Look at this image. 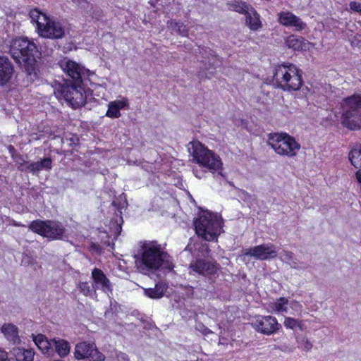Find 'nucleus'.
Masks as SVG:
<instances>
[{
	"instance_id": "nucleus-11",
	"label": "nucleus",
	"mask_w": 361,
	"mask_h": 361,
	"mask_svg": "<svg viewBox=\"0 0 361 361\" xmlns=\"http://www.w3.org/2000/svg\"><path fill=\"white\" fill-rule=\"evenodd\" d=\"M243 256L244 259L250 256L259 260L274 259L277 256L276 247L272 243L262 244L243 250Z\"/></svg>"
},
{
	"instance_id": "nucleus-13",
	"label": "nucleus",
	"mask_w": 361,
	"mask_h": 361,
	"mask_svg": "<svg viewBox=\"0 0 361 361\" xmlns=\"http://www.w3.org/2000/svg\"><path fill=\"white\" fill-rule=\"evenodd\" d=\"M251 324L257 331L266 335H271L281 327L272 316H259Z\"/></svg>"
},
{
	"instance_id": "nucleus-37",
	"label": "nucleus",
	"mask_w": 361,
	"mask_h": 361,
	"mask_svg": "<svg viewBox=\"0 0 361 361\" xmlns=\"http://www.w3.org/2000/svg\"><path fill=\"white\" fill-rule=\"evenodd\" d=\"M294 258V255L292 252L283 250L280 253V259L286 263H289Z\"/></svg>"
},
{
	"instance_id": "nucleus-12",
	"label": "nucleus",
	"mask_w": 361,
	"mask_h": 361,
	"mask_svg": "<svg viewBox=\"0 0 361 361\" xmlns=\"http://www.w3.org/2000/svg\"><path fill=\"white\" fill-rule=\"evenodd\" d=\"M37 33L44 38L57 39L65 36V29L60 22L48 17Z\"/></svg>"
},
{
	"instance_id": "nucleus-44",
	"label": "nucleus",
	"mask_w": 361,
	"mask_h": 361,
	"mask_svg": "<svg viewBox=\"0 0 361 361\" xmlns=\"http://www.w3.org/2000/svg\"><path fill=\"white\" fill-rule=\"evenodd\" d=\"M238 192L242 194L243 195L245 196V197H249V194L247 193V192H246L245 190H240V189H238Z\"/></svg>"
},
{
	"instance_id": "nucleus-35",
	"label": "nucleus",
	"mask_w": 361,
	"mask_h": 361,
	"mask_svg": "<svg viewBox=\"0 0 361 361\" xmlns=\"http://www.w3.org/2000/svg\"><path fill=\"white\" fill-rule=\"evenodd\" d=\"M284 326L290 329H294L296 326H298L300 329H302L300 325V322L297 319L291 317H286L284 320Z\"/></svg>"
},
{
	"instance_id": "nucleus-20",
	"label": "nucleus",
	"mask_w": 361,
	"mask_h": 361,
	"mask_svg": "<svg viewBox=\"0 0 361 361\" xmlns=\"http://www.w3.org/2000/svg\"><path fill=\"white\" fill-rule=\"evenodd\" d=\"M52 345L54 346L55 352L61 358L67 357L71 351L69 342L62 338H53L51 340Z\"/></svg>"
},
{
	"instance_id": "nucleus-15",
	"label": "nucleus",
	"mask_w": 361,
	"mask_h": 361,
	"mask_svg": "<svg viewBox=\"0 0 361 361\" xmlns=\"http://www.w3.org/2000/svg\"><path fill=\"white\" fill-rule=\"evenodd\" d=\"M92 279L93 280L92 288L94 289V294L97 289L102 290L108 295L112 293L111 283L101 269L97 268L93 269L92 271Z\"/></svg>"
},
{
	"instance_id": "nucleus-18",
	"label": "nucleus",
	"mask_w": 361,
	"mask_h": 361,
	"mask_svg": "<svg viewBox=\"0 0 361 361\" xmlns=\"http://www.w3.org/2000/svg\"><path fill=\"white\" fill-rule=\"evenodd\" d=\"M14 73V67L10 59L5 56H0V84L4 85L8 82Z\"/></svg>"
},
{
	"instance_id": "nucleus-26",
	"label": "nucleus",
	"mask_w": 361,
	"mask_h": 361,
	"mask_svg": "<svg viewBox=\"0 0 361 361\" xmlns=\"http://www.w3.org/2000/svg\"><path fill=\"white\" fill-rule=\"evenodd\" d=\"M13 354L16 361H32L35 353L32 350H25L24 348H14Z\"/></svg>"
},
{
	"instance_id": "nucleus-9",
	"label": "nucleus",
	"mask_w": 361,
	"mask_h": 361,
	"mask_svg": "<svg viewBox=\"0 0 361 361\" xmlns=\"http://www.w3.org/2000/svg\"><path fill=\"white\" fill-rule=\"evenodd\" d=\"M29 228L33 232L51 240L62 239L66 231L61 222L51 220L32 221L29 225Z\"/></svg>"
},
{
	"instance_id": "nucleus-22",
	"label": "nucleus",
	"mask_w": 361,
	"mask_h": 361,
	"mask_svg": "<svg viewBox=\"0 0 361 361\" xmlns=\"http://www.w3.org/2000/svg\"><path fill=\"white\" fill-rule=\"evenodd\" d=\"M32 338L35 345L43 354L51 355L53 351L51 349L52 346L51 341H49L44 335L41 334L37 336L32 335Z\"/></svg>"
},
{
	"instance_id": "nucleus-48",
	"label": "nucleus",
	"mask_w": 361,
	"mask_h": 361,
	"mask_svg": "<svg viewBox=\"0 0 361 361\" xmlns=\"http://www.w3.org/2000/svg\"><path fill=\"white\" fill-rule=\"evenodd\" d=\"M80 1H81V0H72V1H73V2H74L75 4H78V5H79V4H80Z\"/></svg>"
},
{
	"instance_id": "nucleus-31",
	"label": "nucleus",
	"mask_w": 361,
	"mask_h": 361,
	"mask_svg": "<svg viewBox=\"0 0 361 361\" xmlns=\"http://www.w3.org/2000/svg\"><path fill=\"white\" fill-rule=\"evenodd\" d=\"M168 26L177 34L185 35L187 33L186 27L182 23L171 20L168 22Z\"/></svg>"
},
{
	"instance_id": "nucleus-49",
	"label": "nucleus",
	"mask_w": 361,
	"mask_h": 361,
	"mask_svg": "<svg viewBox=\"0 0 361 361\" xmlns=\"http://www.w3.org/2000/svg\"><path fill=\"white\" fill-rule=\"evenodd\" d=\"M53 361H63V360H60V359H58V360H53Z\"/></svg>"
},
{
	"instance_id": "nucleus-19",
	"label": "nucleus",
	"mask_w": 361,
	"mask_h": 361,
	"mask_svg": "<svg viewBox=\"0 0 361 361\" xmlns=\"http://www.w3.org/2000/svg\"><path fill=\"white\" fill-rule=\"evenodd\" d=\"M128 99L126 97H123L121 100L111 102L108 104V110L106 113V116L111 118H119L121 116L120 110L128 108Z\"/></svg>"
},
{
	"instance_id": "nucleus-40",
	"label": "nucleus",
	"mask_w": 361,
	"mask_h": 361,
	"mask_svg": "<svg viewBox=\"0 0 361 361\" xmlns=\"http://www.w3.org/2000/svg\"><path fill=\"white\" fill-rule=\"evenodd\" d=\"M349 6L352 11L361 13V3L352 1L350 3Z\"/></svg>"
},
{
	"instance_id": "nucleus-16",
	"label": "nucleus",
	"mask_w": 361,
	"mask_h": 361,
	"mask_svg": "<svg viewBox=\"0 0 361 361\" xmlns=\"http://www.w3.org/2000/svg\"><path fill=\"white\" fill-rule=\"evenodd\" d=\"M61 69L71 78L73 82H82V74L83 73V67L77 62L64 59L59 62Z\"/></svg>"
},
{
	"instance_id": "nucleus-34",
	"label": "nucleus",
	"mask_w": 361,
	"mask_h": 361,
	"mask_svg": "<svg viewBox=\"0 0 361 361\" xmlns=\"http://www.w3.org/2000/svg\"><path fill=\"white\" fill-rule=\"evenodd\" d=\"M18 169L21 171H27L32 173H35L39 171L37 161L29 164L26 169L23 167V164L21 163L18 166Z\"/></svg>"
},
{
	"instance_id": "nucleus-28",
	"label": "nucleus",
	"mask_w": 361,
	"mask_h": 361,
	"mask_svg": "<svg viewBox=\"0 0 361 361\" xmlns=\"http://www.w3.org/2000/svg\"><path fill=\"white\" fill-rule=\"evenodd\" d=\"M286 44L288 48L298 51L302 50L305 44V39L302 37L292 35L286 39Z\"/></svg>"
},
{
	"instance_id": "nucleus-50",
	"label": "nucleus",
	"mask_w": 361,
	"mask_h": 361,
	"mask_svg": "<svg viewBox=\"0 0 361 361\" xmlns=\"http://www.w3.org/2000/svg\"><path fill=\"white\" fill-rule=\"evenodd\" d=\"M12 149H13V147L11 146L10 147V150H12Z\"/></svg>"
},
{
	"instance_id": "nucleus-8",
	"label": "nucleus",
	"mask_w": 361,
	"mask_h": 361,
	"mask_svg": "<svg viewBox=\"0 0 361 361\" xmlns=\"http://www.w3.org/2000/svg\"><path fill=\"white\" fill-rule=\"evenodd\" d=\"M190 145L192 147L188 149L191 152L193 159L200 166L207 168L211 171L221 169L222 162L219 155L206 148L200 142H191Z\"/></svg>"
},
{
	"instance_id": "nucleus-38",
	"label": "nucleus",
	"mask_w": 361,
	"mask_h": 361,
	"mask_svg": "<svg viewBox=\"0 0 361 361\" xmlns=\"http://www.w3.org/2000/svg\"><path fill=\"white\" fill-rule=\"evenodd\" d=\"M288 264L292 269H298V270L305 269V266L304 263L300 262L295 257L288 263Z\"/></svg>"
},
{
	"instance_id": "nucleus-10",
	"label": "nucleus",
	"mask_w": 361,
	"mask_h": 361,
	"mask_svg": "<svg viewBox=\"0 0 361 361\" xmlns=\"http://www.w3.org/2000/svg\"><path fill=\"white\" fill-rule=\"evenodd\" d=\"M74 356L76 360H87L89 361H104L105 356L99 351L94 343L86 341L76 344Z\"/></svg>"
},
{
	"instance_id": "nucleus-41",
	"label": "nucleus",
	"mask_w": 361,
	"mask_h": 361,
	"mask_svg": "<svg viewBox=\"0 0 361 361\" xmlns=\"http://www.w3.org/2000/svg\"><path fill=\"white\" fill-rule=\"evenodd\" d=\"M116 357L118 360V361H129L128 355L123 352H116Z\"/></svg>"
},
{
	"instance_id": "nucleus-32",
	"label": "nucleus",
	"mask_w": 361,
	"mask_h": 361,
	"mask_svg": "<svg viewBox=\"0 0 361 361\" xmlns=\"http://www.w3.org/2000/svg\"><path fill=\"white\" fill-rule=\"evenodd\" d=\"M288 300L283 297L280 298L274 303V309L278 312H287Z\"/></svg>"
},
{
	"instance_id": "nucleus-25",
	"label": "nucleus",
	"mask_w": 361,
	"mask_h": 361,
	"mask_svg": "<svg viewBox=\"0 0 361 361\" xmlns=\"http://www.w3.org/2000/svg\"><path fill=\"white\" fill-rule=\"evenodd\" d=\"M29 16L31 18V20L36 23L37 32H38L40 28L43 26L44 22L47 20L48 16L46 14L42 13L37 8L30 10Z\"/></svg>"
},
{
	"instance_id": "nucleus-27",
	"label": "nucleus",
	"mask_w": 361,
	"mask_h": 361,
	"mask_svg": "<svg viewBox=\"0 0 361 361\" xmlns=\"http://www.w3.org/2000/svg\"><path fill=\"white\" fill-rule=\"evenodd\" d=\"M227 6L230 11H235L240 14H245L251 8L249 5L241 0H234L228 3Z\"/></svg>"
},
{
	"instance_id": "nucleus-2",
	"label": "nucleus",
	"mask_w": 361,
	"mask_h": 361,
	"mask_svg": "<svg viewBox=\"0 0 361 361\" xmlns=\"http://www.w3.org/2000/svg\"><path fill=\"white\" fill-rule=\"evenodd\" d=\"M10 53L16 62L23 68L30 80L34 81L38 78L39 69L36 57L40 53L33 42L24 37L15 39Z\"/></svg>"
},
{
	"instance_id": "nucleus-42",
	"label": "nucleus",
	"mask_w": 361,
	"mask_h": 361,
	"mask_svg": "<svg viewBox=\"0 0 361 361\" xmlns=\"http://www.w3.org/2000/svg\"><path fill=\"white\" fill-rule=\"evenodd\" d=\"M40 161L45 170H50L51 169V159L50 158H44Z\"/></svg>"
},
{
	"instance_id": "nucleus-45",
	"label": "nucleus",
	"mask_w": 361,
	"mask_h": 361,
	"mask_svg": "<svg viewBox=\"0 0 361 361\" xmlns=\"http://www.w3.org/2000/svg\"><path fill=\"white\" fill-rule=\"evenodd\" d=\"M356 178L357 180L361 183V171H358L356 173Z\"/></svg>"
},
{
	"instance_id": "nucleus-4",
	"label": "nucleus",
	"mask_w": 361,
	"mask_h": 361,
	"mask_svg": "<svg viewBox=\"0 0 361 361\" xmlns=\"http://www.w3.org/2000/svg\"><path fill=\"white\" fill-rule=\"evenodd\" d=\"M341 123L343 126L356 130L361 128V94L345 98L341 104Z\"/></svg>"
},
{
	"instance_id": "nucleus-3",
	"label": "nucleus",
	"mask_w": 361,
	"mask_h": 361,
	"mask_svg": "<svg viewBox=\"0 0 361 361\" xmlns=\"http://www.w3.org/2000/svg\"><path fill=\"white\" fill-rule=\"evenodd\" d=\"M273 84L285 91L298 90L302 85V75L292 63L279 65L274 69Z\"/></svg>"
},
{
	"instance_id": "nucleus-1",
	"label": "nucleus",
	"mask_w": 361,
	"mask_h": 361,
	"mask_svg": "<svg viewBox=\"0 0 361 361\" xmlns=\"http://www.w3.org/2000/svg\"><path fill=\"white\" fill-rule=\"evenodd\" d=\"M173 267L172 257L163 250L160 245L149 242L142 246L141 262L138 266L142 273L149 275L157 271L169 272Z\"/></svg>"
},
{
	"instance_id": "nucleus-21",
	"label": "nucleus",
	"mask_w": 361,
	"mask_h": 361,
	"mask_svg": "<svg viewBox=\"0 0 361 361\" xmlns=\"http://www.w3.org/2000/svg\"><path fill=\"white\" fill-rule=\"evenodd\" d=\"M245 15L246 16V25L251 30L256 31L262 27L259 15L252 7Z\"/></svg>"
},
{
	"instance_id": "nucleus-6",
	"label": "nucleus",
	"mask_w": 361,
	"mask_h": 361,
	"mask_svg": "<svg viewBox=\"0 0 361 361\" xmlns=\"http://www.w3.org/2000/svg\"><path fill=\"white\" fill-rule=\"evenodd\" d=\"M267 145L281 156L293 157L300 149L295 139L285 133H273L268 135Z\"/></svg>"
},
{
	"instance_id": "nucleus-23",
	"label": "nucleus",
	"mask_w": 361,
	"mask_h": 361,
	"mask_svg": "<svg viewBox=\"0 0 361 361\" xmlns=\"http://www.w3.org/2000/svg\"><path fill=\"white\" fill-rule=\"evenodd\" d=\"M167 286L165 283L158 282L154 288H144V293L152 299H159L162 298L166 291Z\"/></svg>"
},
{
	"instance_id": "nucleus-47",
	"label": "nucleus",
	"mask_w": 361,
	"mask_h": 361,
	"mask_svg": "<svg viewBox=\"0 0 361 361\" xmlns=\"http://www.w3.org/2000/svg\"><path fill=\"white\" fill-rule=\"evenodd\" d=\"M193 172L195 175L196 177L199 178H202V176H200L198 173H197V171L195 170V169H193Z\"/></svg>"
},
{
	"instance_id": "nucleus-46",
	"label": "nucleus",
	"mask_w": 361,
	"mask_h": 361,
	"mask_svg": "<svg viewBox=\"0 0 361 361\" xmlns=\"http://www.w3.org/2000/svg\"><path fill=\"white\" fill-rule=\"evenodd\" d=\"M39 171L44 169L41 161H37Z\"/></svg>"
},
{
	"instance_id": "nucleus-36",
	"label": "nucleus",
	"mask_w": 361,
	"mask_h": 361,
	"mask_svg": "<svg viewBox=\"0 0 361 361\" xmlns=\"http://www.w3.org/2000/svg\"><path fill=\"white\" fill-rule=\"evenodd\" d=\"M80 292L85 296L91 295L94 289H91L87 282H80L78 285Z\"/></svg>"
},
{
	"instance_id": "nucleus-29",
	"label": "nucleus",
	"mask_w": 361,
	"mask_h": 361,
	"mask_svg": "<svg viewBox=\"0 0 361 361\" xmlns=\"http://www.w3.org/2000/svg\"><path fill=\"white\" fill-rule=\"evenodd\" d=\"M349 159L355 168H361V147L353 149L349 154Z\"/></svg>"
},
{
	"instance_id": "nucleus-39",
	"label": "nucleus",
	"mask_w": 361,
	"mask_h": 361,
	"mask_svg": "<svg viewBox=\"0 0 361 361\" xmlns=\"http://www.w3.org/2000/svg\"><path fill=\"white\" fill-rule=\"evenodd\" d=\"M195 329L202 333L203 335H207L213 333L209 329H208L201 322H199L196 324Z\"/></svg>"
},
{
	"instance_id": "nucleus-7",
	"label": "nucleus",
	"mask_w": 361,
	"mask_h": 361,
	"mask_svg": "<svg viewBox=\"0 0 361 361\" xmlns=\"http://www.w3.org/2000/svg\"><path fill=\"white\" fill-rule=\"evenodd\" d=\"M81 82L77 83L65 80L63 83H56L54 94L59 98H63L73 109H78L85 104L86 96L80 87Z\"/></svg>"
},
{
	"instance_id": "nucleus-17",
	"label": "nucleus",
	"mask_w": 361,
	"mask_h": 361,
	"mask_svg": "<svg viewBox=\"0 0 361 361\" xmlns=\"http://www.w3.org/2000/svg\"><path fill=\"white\" fill-rule=\"evenodd\" d=\"M192 271L203 275L214 274L217 271V264L206 259H198L190 264Z\"/></svg>"
},
{
	"instance_id": "nucleus-43",
	"label": "nucleus",
	"mask_w": 361,
	"mask_h": 361,
	"mask_svg": "<svg viewBox=\"0 0 361 361\" xmlns=\"http://www.w3.org/2000/svg\"><path fill=\"white\" fill-rule=\"evenodd\" d=\"M0 361H9L6 352L0 350Z\"/></svg>"
},
{
	"instance_id": "nucleus-5",
	"label": "nucleus",
	"mask_w": 361,
	"mask_h": 361,
	"mask_svg": "<svg viewBox=\"0 0 361 361\" xmlns=\"http://www.w3.org/2000/svg\"><path fill=\"white\" fill-rule=\"evenodd\" d=\"M195 228L198 236L207 241H212L217 238L222 228V220L217 214L211 212L201 215L195 221Z\"/></svg>"
},
{
	"instance_id": "nucleus-14",
	"label": "nucleus",
	"mask_w": 361,
	"mask_h": 361,
	"mask_svg": "<svg viewBox=\"0 0 361 361\" xmlns=\"http://www.w3.org/2000/svg\"><path fill=\"white\" fill-rule=\"evenodd\" d=\"M278 20L282 25L292 27L295 31H301L307 26L306 23L301 18L288 11L279 13Z\"/></svg>"
},
{
	"instance_id": "nucleus-30",
	"label": "nucleus",
	"mask_w": 361,
	"mask_h": 361,
	"mask_svg": "<svg viewBox=\"0 0 361 361\" xmlns=\"http://www.w3.org/2000/svg\"><path fill=\"white\" fill-rule=\"evenodd\" d=\"M81 8H83L86 13L88 14L90 16H92V18H95L96 19H99L101 17V15L98 13H95V11H94L93 6L92 4H90L88 1L86 0H81L80 1V4L78 5Z\"/></svg>"
},
{
	"instance_id": "nucleus-51",
	"label": "nucleus",
	"mask_w": 361,
	"mask_h": 361,
	"mask_svg": "<svg viewBox=\"0 0 361 361\" xmlns=\"http://www.w3.org/2000/svg\"><path fill=\"white\" fill-rule=\"evenodd\" d=\"M12 149H13V147L11 146L10 147V150H12Z\"/></svg>"
},
{
	"instance_id": "nucleus-33",
	"label": "nucleus",
	"mask_w": 361,
	"mask_h": 361,
	"mask_svg": "<svg viewBox=\"0 0 361 361\" xmlns=\"http://www.w3.org/2000/svg\"><path fill=\"white\" fill-rule=\"evenodd\" d=\"M296 341L298 344V347L305 351H309L313 346L312 343L305 336L301 338L297 336Z\"/></svg>"
},
{
	"instance_id": "nucleus-24",
	"label": "nucleus",
	"mask_w": 361,
	"mask_h": 361,
	"mask_svg": "<svg viewBox=\"0 0 361 361\" xmlns=\"http://www.w3.org/2000/svg\"><path fill=\"white\" fill-rule=\"evenodd\" d=\"M1 330L8 341H12L14 343L19 342L20 338L18 336V331L15 325L12 324H4L2 326Z\"/></svg>"
}]
</instances>
